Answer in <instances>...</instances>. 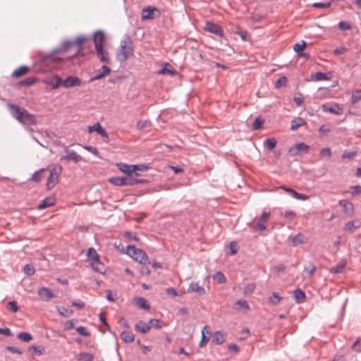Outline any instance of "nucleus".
I'll use <instances>...</instances> for the list:
<instances>
[{"label": "nucleus", "mask_w": 361, "mask_h": 361, "mask_svg": "<svg viewBox=\"0 0 361 361\" xmlns=\"http://www.w3.org/2000/svg\"><path fill=\"white\" fill-rule=\"evenodd\" d=\"M87 40V38L85 36H79L75 38L74 41H64L63 42L61 48L59 49V52H66L69 50L73 47H76L75 51L74 54L68 58V60L71 59L75 56H84V53L82 52V44L85 43Z\"/></svg>", "instance_id": "obj_1"}, {"label": "nucleus", "mask_w": 361, "mask_h": 361, "mask_svg": "<svg viewBox=\"0 0 361 361\" xmlns=\"http://www.w3.org/2000/svg\"><path fill=\"white\" fill-rule=\"evenodd\" d=\"M8 106L12 116L20 123L25 125H32L36 123L34 116L25 109L14 104H9Z\"/></svg>", "instance_id": "obj_2"}, {"label": "nucleus", "mask_w": 361, "mask_h": 361, "mask_svg": "<svg viewBox=\"0 0 361 361\" xmlns=\"http://www.w3.org/2000/svg\"><path fill=\"white\" fill-rule=\"evenodd\" d=\"M134 56L133 42L126 38L121 42L116 53V59L119 62H124Z\"/></svg>", "instance_id": "obj_3"}, {"label": "nucleus", "mask_w": 361, "mask_h": 361, "mask_svg": "<svg viewBox=\"0 0 361 361\" xmlns=\"http://www.w3.org/2000/svg\"><path fill=\"white\" fill-rule=\"evenodd\" d=\"M126 254L134 261L142 264H146L148 261V257L145 252L142 250L135 247L134 245L127 246Z\"/></svg>", "instance_id": "obj_4"}, {"label": "nucleus", "mask_w": 361, "mask_h": 361, "mask_svg": "<svg viewBox=\"0 0 361 361\" xmlns=\"http://www.w3.org/2000/svg\"><path fill=\"white\" fill-rule=\"evenodd\" d=\"M46 169L49 171L46 185L47 190H51L58 183L59 176L62 171V167L60 166H54Z\"/></svg>", "instance_id": "obj_5"}, {"label": "nucleus", "mask_w": 361, "mask_h": 361, "mask_svg": "<svg viewBox=\"0 0 361 361\" xmlns=\"http://www.w3.org/2000/svg\"><path fill=\"white\" fill-rule=\"evenodd\" d=\"M118 169L122 172L128 174V176H139L140 174L137 172L140 171H146L148 169L147 166L145 164H138V165H128L126 164H118Z\"/></svg>", "instance_id": "obj_6"}, {"label": "nucleus", "mask_w": 361, "mask_h": 361, "mask_svg": "<svg viewBox=\"0 0 361 361\" xmlns=\"http://www.w3.org/2000/svg\"><path fill=\"white\" fill-rule=\"evenodd\" d=\"M87 257L94 270L99 273H104L105 271L104 265L99 260V255L93 248H89Z\"/></svg>", "instance_id": "obj_7"}, {"label": "nucleus", "mask_w": 361, "mask_h": 361, "mask_svg": "<svg viewBox=\"0 0 361 361\" xmlns=\"http://www.w3.org/2000/svg\"><path fill=\"white\" fill-rule=\"evenodd\" d=\"M203 30L206 32L214 34L219 37L224 36V30L219 25L210 21H207Z\"/></svg>", "instance_id": "obj_8"}, {"label": "nucleus", "mask_w": 361, "mask_h": 361, "mask_svg": "<svg viewBox=\"0 0 361 361\" xmlns=\"http://www.w3.org/2000/svg\"><path fill=\"white\" fill-rule=\"evenodd\" d=\"M322 109L325 112H329L336 115H341L343 113V109L338 104H324Z\"/></svg>", "instance_id": "obj_9"}, {"label": "nucleus", "mask_w": 361, "mask_h": 361, "mask_svg": "<svg viewBox=\"0 0 361 361\" xmlns=\"http://www.w3.org/2000/svg\"><path fill=\"white\" fill-rule=\"evenodd\" d=\"M64 152L66 154L62 157V159L72 161L74 163H78L83 160L82 157L73 150L66 148Z\"/></svg>", "instance_id": "obj_10"}, {"label": "nucleus", "mask_w": 361, "mask_h": 361, "mask_svg": "<svg viewBox=\"0 0 361 361\" xmlns=\"http://www.w3.org/2000/svg\"><path fill=\"white\" fill-rule=\"evenodd\" d=\"M309 146L304 142L296 143L294 146L289 148L288 152L291 156L297 155L300 152H307Z\"/></svg>", "instance_id": "obj_11"}, {"label": "nucleus", "mask_w": 361, "mask_h": 361, "mask_svg": "<svg viewBox=\"0 0 361 361\" xmlns=\"http://www.w3.org/2000/svg\"><path fill=\"white\" fill-rule=\"evenodd\" d=\"M62 83L66 88L79 87L81 85V80L76 76H68L64 80H62Z\"/></svg>", "instance_id": "obj_12"}, {"label": "nucleus", "mask_w": 361, "mask_h": 361, "mask_svg": "<svg viewBox=\"0 0 361 361\" xmlns=\"http://www.w3.org/2000/svg\"><path fill=\"white\" fill-rule=\"evenodd\" d=\"M111 72V69L106 66H102L101 69L97 70L94 73V75L90 80V82L98 80L108 75Z\"/></svg>", "instance_id": "obj_13"}, {"label": "nucleus", "mask_w": 361, "mask_h": 361, "mask_svg": "<svg viewBox=\"0 0 361 361\" xmlns=\"http://www.w3.org/2000/svg\"><path fill=\"white\" fill-rule=\"evenodd\" d=\"M188 293H196L199 295H203L206 294V290L202 286L200 285L198 282H192L188 288Z\"/></svg>", "instance_id": "obj_14"}, {"label": "nucleus", "mask_w": 361, "mask_h": 361, "mask_svg": "<svg viewBox=\"0 0 361 361\" xmlns=\"http://www.w3.org/2000/svg\"><path fill=\"white\" fill-rule=\"evenodd\" d=\"M270 214L268 212H263L261 218L259 219L258 223L255 226V230L257 231H263L266 229L265 224L267 222L269 218Z\"/></svg>", "instance_id": "obj_15"}, {"label": "nucleus", "mask_w": 361, "mask_h": 361, "mask_svg": "<svg viewBox=\"0 0 361 361\" xmlns=\"http://www.w3.org/2000/svg\"><path fill=\"white\" fill-rule=\"evenodd\" d=\"M96 54L102 63H109L110 58L108 51L103 47L95 49Z\"/></svg>", "instance_id": "obj_16"}, {"label": "nucleus", "mask_w": 361, "mask_h": 361, "mask_svg": "<svg viewBox=\"0 0 361 361\" xmlns=\"http://www.w3.org/2000/svg\"><path fill=\"white\" fill-rule=\"evenodd\" d=\"M104 35L102 32L97 31L94 35V43L95 49L103 47L104 42Z\"/></svg>", "instance_id": "obj_17"}, {"label": "nucleus", "mask_w": 361, "mask_h": 361, "mask_svg": "<svg viewBox=\"0 0 361 361\" xmlns=\"http://www.w3.org/2000/svg\"><path fill=\"white\" fill-rule=\"evenodd\" d=\"M280 188L284 190L286 192H288L293 198L300 200H308V196L304 194H300L296 192L295 190L286 188L284 186L280 187Z\"/></svg>", "instance_id": "obj_18"}, {"label": "nucleus", "mask_w": 361, "mask_h": 361, "mask_svg": "<svg viewBox=\"0 0 361 361\" xmlns=\"http://www.w3.org/2000/svg\"><path fill=\"white\" fill-rule=\"evenodd\" d=\"M292 245L295 247L300 244H304L307 242V238L302 233H298L297 235L291 238Z\"/></svg>", "instance_id": "obj_19"}, {"label": "nucleus", "mask_w": 361, "mask_h": 361, "mask_svg": "<svg viewBox=\"0 0 361 361\" xmlns=\"http://www.w3.org/2000/svg\"><path fill=\"white\" fill-rule=\"evenodd\" d=\"M37 294L41 297V298L46 300H50L55 297L51 290L45 287L39 288L37 290Z\"/></svg>", "instance_id": "obj_20"}, {"label": "nucleus", "mask_w": 361, "mask_h": 361, "mask_svg": "<svg viewBox=\"0 0 361 361\" xmlns=\"http://www.w3.org/2000/svg\"><path fill=\"white\" fill-rule=\"evenodd\" d=\"M44 82L50 85L53 90L58 88L61 85L63 86L62 79L59 75H54L49 80H44Z\"/></svg>", "instance_id": "obj_21"}, {"label": "nucleus", "mask_w": 361, "mask_h": 361, "mask_svg": "<svg viewBox=\"0 0 361 361\" xmlns=\"http://www.w3.org/2000/svg\"><path fill=\"white\" fill-rule=\"evenodd\" d=\"M177 73V71L168 63H165L164 67L158 71L159 75H176Z\"/></svg>", "instance_id": "obj_22"}, {"label": "nucleus", "mask_w": 361, "mask_h": 361, "mask_svg": "<svg viewBox=\"0 0 361 361\" xmlns=\"http://www.w3.org/2000/svg\"><path fill=\"white\" fill-rule=\"evenodd\" d=\"M56 203V200L54 196H50L45 198L42 201L40 204H39L37 208L39 209H44L45 208L54 206Z\"/></svg>", "instance_id": "obj_23"}, {"label": "nucleus", "mask_w": 361, "mask_h": 361, "mask_svg": "<svg viewBox=\"0 0 361 361\" xmlns=\"http://www.w3.org/2000/svg\"><path fill=\"white\" fill-rule=\"evenodd\" d=\"M305 47V42L301 41L300 43H297L293 46V49L299 56L307 58V54L303 52Z\"/></svg>", "instance_id": "obj_24"}, {"label": "nucleus", "mask_w": 361, "mask_h": 361, "mask_svg": "<svg viewBox=\"0 0 361 361\" xmlns=\"http://www.w3.org/2000/svg\"><path fill=\"white\" fill-rule=\"evenodd\" d=\"M133 303L141 309H144L146 310H148L149 309V305L148 304L147 300L143 298L137 297L133 298Z\"/></svg>", "instance_id": "obj_25"}, {"label": "nucleus", "mask_w": 361, "mask_h": 361, "mask_svg": "<svg viewBox=\"0 0 361 361\" xmlns=\"http://www.w3.org/2000/svg\"><path fill=\"white\" fill-rule=\"evenodd\" d=\"M88 131H89V133H92L94 131V132H97L99 135H101L104 137L107 136V134H106L105 130L102 127V126L100 125L99 123H97L92 126H89Z\"/></svg>", "instance_id": "obj_26"}, {"label": "nucleus", "mask_w": 361, "mask_h": 361, "mask_svg": "<svg viewBox=\"0 0 361 361\" xmlns=\"http://www.w3.org/2000/svg\"><path fill=\"white\" fill-rule=\"evenodd\" d=\"M339 204L343 208L344 212L346 214L352 215L353 212V205L351 202H347L345 200H341Z\"/></svg>", "instance_id": "obj_27"}, {"label": "nucleus", "mask_w": 361, "mask_h": 361, "mask_svg": "<svg viewBox=\"0 0 361 361\" xmlns=\"http://www.w3.org/2000/svg\"><path fill=\"white\" fill-rule=\"evenodd\" d=\"M30 68L27 67V66H20V68H17L16 70H15L13 73H12V76L13 78H18L20 76H23L25 74L27 73V72L29 71Z\"/></svg>", "instance_id": "obj_28"}, {"label": "nucleus", "mask_w": 361, "mask_h": 361, "mask_svg": "<svg viewBox=\"0 0 361 361\" xmlns=\"http://www.w3.org/2000/svg\"><path fill=\"white\" fill-rule=\"evenodd\" d=\"M151 329V326L142 321L139 322L135 325V329L142 334L147 333Z\"/></svg>", "instance_id": "obj_29"}, {"label": "nucleus", "mask_w": 361, "mask_h": 361, "mask_svg": "<svg viewBox=\"0 0 361 361\" xmlns=\"http://www.w3.org/2000/svg\"><path fill=\"white\" fill-rule=\"evenodd\" d=\"M156 11L154 8L148 7L147 8H144L142 12V19H152L154 18L153 13Z\"/></svg>", "instance_id": "obj_30"}, {"label": "nucleus", "mask_w": 361, "mask_h": 361, "mask_svg": "<svg viewBox=\"0 0 361 361\" xmlns=\"http://www.w3.org/2000/svg\"><path fill=\"white\" fill-rule=\"evenodd\" d=\"M121 338L123 339L124 342L130 343L134 341L135 336L130 331H124L121 333Z\"/></svg>", "instance_id": "obj_31"}, {"label": "nucleus", "mask_w": 361, "mask_h": 361, "mask_svg": "<svg viewBox=\"0 0 361 361\" xmlns=\"http://www.w3.org/2000/svg\"><path fill=\"white\" fill-rule=\"evenodd\" d=\"M213 336V342L216 344L219 345L225 341V335L221 331H216Z\"/></svg>", "instance_id": "obj_32"}, {"label": "nucleus", "mask_w": 361, "mask_h": 361, "mask_svg": "<svg viewBox=\"0 0 361 361\" xmlns=\"http://www.w3.org/2000/svg\"><path fill=\"white\" fill-rule=\"evenodd\" d=\"M45 171H47L46 169H39V171L33 173L31 180L35 183L40 182L44 177L43 173Z\"/></svg>", "instance_id": "obj_33"}, {"label": "nucleus", "mask_w": 361, "mask_h": 361, "mask_svg": "<svg viewBox=\"0 0 361 361\" xmlns=\"http://www.w3.org/2000/svg\"><path fill=\"white\" fill-rule=\"evenodd\" d=\"M294 298L298 303H301L305 299V294L302 290L297 289L294 292Z\"/></svg>", "instance_id": "obj_34"}, {"label": "nucleus", "mask_w": 361, "mask_h": 361, "mask_svg": "<svg viewBox=\"0 0 361 361\" xmlns=\"http://www.w3.org/2000/svg\"><path fill=\"white\" fill-rule=\"evenodd\" d=\"M109 182L117 186H123L127 183L123 177H112L109 179Z\"/></svg>", "instance_id": "obj_35"}, {"label": "nucleus", "mask_w": 361, "mask_h": 361, "mask_svg": "<svg viewBox=\"0 0 361 361\" xmlns=\"http://www.w3.org/2000/svg\"><path fill=\"white\" fill-rule=\"evenodd\" d=\"M313 80L317 81L321 80H329L330 78L327 76L326 73L322 72H317L314 75H312Z\"/></svg>", "instance_id": "obj_36"}, {"label": "nucleus", "mask_w": 361, "mask_h": 361, "mask_svg": "<svg viewBox=\"0 0 361 361\" xmlns=\"http://www.w3.org/2000/svg\"><path fill=\"white\" fill-rule=\"evenodd\" d=\"M77 361H92L93 356L91 354L82 353L76 356Z\"/></svg>", "instance_id": "obj_37"}, {"label": "nucleus", "mask_w": 361, "mask_h": 361, "mask_svg": "<svg viewBox=\"0 0 361 361\" xmlns=\"http://www.w3.org/2000/svg\"><path fill=\"white\" fill-rule=\"evenodd\" d=\"M235 308L237 310L244 309L245 310H250V306L246 300H239L235 303Z\"/></svg>", "instance_id": "obj_38"}, {"label": "nucleus", "mask_w": 361, "mask_h": 361, "mask_svg": "<svg viewBox=\"0 0 361 361\" xmlns=\"http://www.w3.org/2000/svg\"><path fill=\"white\" fill-rule=\"evenodd\" d=\"M124 237L126 238V239L127 240L128 242H132V241L138 242L139 241V238H137L136 233H133V232H126L124 233Z\"/></svg>", "instance_id": "obj_39"}, {"label": "nucleus", "mask_w": 361, "mask_h": 361, "mask_svg": "<svg viewBox=\"0 0 361 361\" xmlns=\"http://www.w3.org/2000/svg\"><path fill=\"white\" fill-rule=\"evenodd\" d=\"M345 267V262H340L335 267H333L330 269V271L334 274H338L343 271V269Z\"/></svg>", "instance_id": "obj_40"}, {"label": "nucleus", "mask_w": 361, "mask_h": 361, "mask_svg": "<svg viewBox=\"0 0 361 361\" xmlns=\"http://www.w3.org/2000/svg\"><path fill=\"white\" fill-rule=\"evenodd\" d=\"M256 286L255 283L247 284L243 289V293L245 295H250L255 290Z\"/></svg>", "instance_id": "obj_41"}, {"label": "nucleus", "mask_w": 361, "mask_h": 361, "mask_svg": "<svg viewBox=\"0 0 361 361\" xmlns=\"http://www.w3.org/2000/svg\"><path fill=\"white\" fill-rule=\"evenodd\" d=\"M205 329H208V326H205L202 330V338H201V341L200 342V344H199V346L200 348H202L204 347L207 343L209 341V338H207L206 336H205Z\"/></svg>", "instance_id": "obj_42"}, {"label": "nucleus", "mask_w": 361, "mask_h": 361, "mask_svg": "<svg viewBox=\"0 0 361 361\" xmlns=\"http://www.w3.org/2000/svg\"><path fill=\"white\" fill-rule=\"evenodd\" d=\"M213 279L214 281H216L219 283H226V280L224 275V274L221 271L216 272L214 276Z\"/></svg>", "instance_id": "obj_43"}, {"label": "nucleus", "mask_w": 361, "mask_h": 361, "mask_svg": "<svg viewBox=\"0 0 361 361\" xmlns=\"http://www.w3.org/2000/svg\"><path fill=\"white\" fill-rule=\"evenodd\" d=\"M58 312L61 316L64 317H69L73 314V311L71 310H68L64 307H59Z\"/></svg>", "instance_id": "obj_44"}, {"label": "nucleus", "mask_w": 361, "mask_h": 361, "mask_svg": "<svg viewBox=\"0 0 361 361\" xmlns=\"http://www.w3.org/2000/svg\"><path fill=\"white\" fill-rule=\"evenodd\" d=\"M18 338L23 342H29L32 339L30 334L27 332H21L18 335Z\"/></svg>", "instance_id": "obj_45"}, {"label": "nucleus", "mask_w": 361, "mask_h": 361, "mask_svg": "<svg viewBox=\"0 0 361 361\" xmlns=\"http://www.w3.org/2000/svg\"><path fill=\"white\" fill-rule=\"evenodd\" d=\"M361 100V90H355L353 92L351 97V102L356 104Z\"/></svg>", "instance_id": "obj_46"}, {"label": "nucleus", "mask_w": 361, "mask_h": 361, "mask_svg": "<svg viewBox=\"0 0 361 361\" xmlns=\"http://www.w3.org/2000/svg\"><path fill=\"white\" fill-rule=\"evenodd\" d=\"M360 226L359 224H356L354 221H350L348 222L345 226V229L350 232H353L354 230Z\"/></svg>", "instance_id": "obj_47"}, {"label": "nucleus", "mask_w": 361, "mask_h": 361, "mask_svg": "<svg viewBox=\"0 0 361 361\" xmlns=\"http://www.w3.org/2000/svg\"><path fill=\"white\" fill-rule=\"evenodd\" d=\"M265 145L269 150H272L276 145V140L274 137H269L266 140Z\"/></svg>", "instance_id": "obj_48"}, {"label": "nucleus", "mask_w": 361, "mask_h": 361, "mask_svg": "<svg viewBox=\"0 0 361 361\" xmlns=\"http://www.w3.org/2000/svg\"><path fill=\"white\" fill-rule=\"evenodd\" d=\"M305 124L304 121L302 118H298L297 120H293L290 129L292 130H295L298 127Z\"/></svg>", "instance_id": "obj_49"}, {"label": "nucleus", "mask_w": 361, "mask_h": 361, "mask_svg": "<svg viewBox=\"0 0 361 361\" xmlns=\"http://www.w3.org/2000/svg\"><path fill=\"white\" fill-rule=\"evenodd\" d=\"M349 192L353 196H357L361 194V185L351 186L349 188Z\"/></svg>", "instance_id": "obj_50"}, {"label": "nucleus", "mask_w": 361, "mask_h": 361, "mask_svg": "<svg viewBox=\"0 0 361 361\" xmlns=\"http://www.w3.org/2000/svg\"><path fill=\"white\" fill-rule=\"evenodd\" d=\"M124 179H125V182L129 183L125 184V185H133L138 183H143L144 182V180H142L134 179L132 177V176H128V177H126V178H124Z\"/></svg>", "instance_id": "obj_51"}, {"label": "nucleus", "mask_w": 361, "mask_h": 361, "mask_svg": "<svg viewBox=\"0 0 361 361\" xmlns=\"http://www.w3.org/2000/svg\"><path fill=\"white\" fill-rule=\"evenodd\" d=\"M149 323L157 329H161L162 326H165L164 322L157 319H151Z\"/></svg>", "instance_id": "obj_52"}, {"label": "nucleus", "mask_w": 361, "mask_h": 361, "mask_svg": "<svg viewBox=\"0 0 361 361\" xmlns=\"http://www.w3.org/2000/svg\"><path fill=\"white\" fill-rule=\"evenodd\" d=\"M281 300V297L277 293H274L271 296H270L269 301L271 305H277Z\"/></svg>", "instance_id": "obj_53"}, {"label": "nucleus", "mask_w": 361, "mask_h": 361, "mask_svg": "<svg viewBox=\"0 0 361 361\" xmlns=\"http://www.w3.org/2000/svg\"><path fill=\"white\" fill-rule=\"evenodd\" d=\"M36 79L35 78H28L25 80H23L19 82V85L20 86H30L35 83Z\"/></svg>", "instance_id": "obj_54"}, {"label": "nucleus", "mask_w": 361, "mask_h": 361, "mask_svg": "<svg viewBox=\"0 0 361 361\" xmlns=\"http://www.w3.org/2000/svg\"><path fill=\"white\" fill-rule=\"evenodd\" d=\"M286 83H287L286 77L282 76L278 79V80L276 81V82L275 84V86L276 88H279L281 87L286 86Z\"/></svg>", "instance_id": "obj_55"}, {"label": "nucleus", "mask_w": 361, "mask_h": 361, "mask_svg": "<svg viewBox=\"0 0 361 361\" xmlns=\"http://www.w3.org/2000/svg\"><path fill=\"white\" fill-rule=\"evenodd\" d=\"M23 270H24L25 273L28 276H32L35 273V268L30 264H26L24 267Z\"/></svg>", "instance_id": "obj_56"}, {"label": "nucleus", "mask_w": 361, "mask_h": 361, "mask_svg": "<svg viewBox=\"0 0 361 361\" xmlns=\"http://www.w3.org/2000/svg\"><path fill=\"white\" fill-rule=\"evenodd\" d=\"M150 122L149 121L145 120V121H138L137 122V128L139 130H142L145 128H147L149 126Z\"/></svg>", "instance_id": "obj_57"}, {"label": "nucleus", "mask_w": 361, "mask_h": 361, "mask_svg": "<svg viewBox=\"0 0 361 361\" xmlns=\"http://www.w3.org/2000/svg\"><path fill=\"white\" fill-rule=\"evenodd\" d=\"M263 125V121L259 117L256 118L252 124V128L254 130H258L262 128Z\"/></svg>", "instance_id": "obj_58"}, {"label": "nucleus", "mask_w": 361, "mask_h": 361, "mask_svg": "<svg viewBox=\"0 0 361 361\" xmlns=\"http://www.w3.org/2000/svg\"><path fill=\"white\" fill-rule=\"evenodd\" d=\"M76 331L78 334L84 336H89L90 335V332L85 326H80L76 329Z\"/></svg>", "instance_id": "obj_59"}, {"label": "nucleus", "mask_w": 361, "mask_h": 361, "mask_svg": "<svg viewBox=\"0 0 361 361\" xmlns=\"http://www.w3.org/2000/svg\"><path fill=\"white\" fill-rule=\"evenodd\" d=\"M330 6H331L330 2H328V3L316 2L312 4L313 7L317 8H327L330 7Z\"/></svg>", "instance_id": "obj_60"}, {"label": "nucleus", "mask_w": 361, "mask_h": 361, "mask_svg": "<svg viewBox=\"0 0 361 361\" xmlns=\"http://www.w3.org/2000/svg\"><path fill=\"white\" fill-rule=\"evenodd\" d=\"M63 328L66 331H70L74 328V322L73 320H68L64 322Z\"/></svg>", "instance_id": "obj_61"}, {"label": "nucleus", "mask_w": 361, "mask_h": 361, "mask_svg": "<svg viewBox=\"0 0 361 361\" xmlns=\"http://www.w3.org/2000/svg\"><path fill=\"white\" fill-rule=\"evenodd\" d=\"M338 26L339 28L342 30H348L351 29L350 24L345 21H341L338 24Z\"/></svg>", "instance_id": "obj_62"}, {"label": "nucleus", "mask_w": 361, "mask_h": 361, "mask_svg": "<svg viewBox=\"0 0 361 361\" xmlns=\"http://www.w3.org/2000/svg\"><path fill=\"white\" fill-rule=\"evenodd\" d=\"M320 155L322 157H330L331 156V150L329 147L323 148L320 151Z\"/></svg>", "instance_id": "obj_63"}, {"label": "nucleus", "mask_w": 361, "mask_h": 361, "mask_svg": "<svg viewBox=\"0 0 361 361\" xmlns=\"http://www.w3.org/2000/svg\"><path fill=\"white\" fill-rule=\"evenodd\" d=\"M8 308L13 312H16L18 310V305L15 301L9 302L8 303Z\"/></svg>", "instance_id": "obj_64"}]
</instances>
